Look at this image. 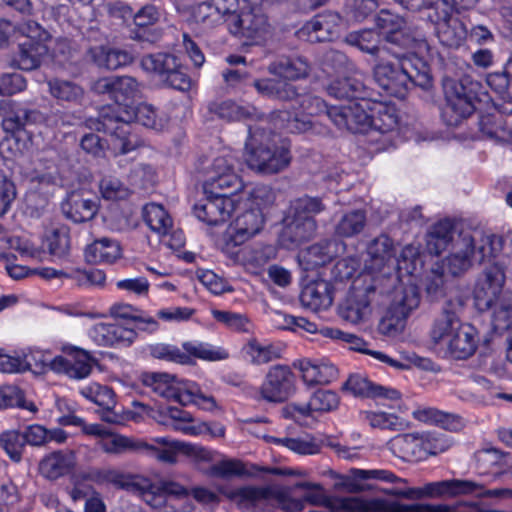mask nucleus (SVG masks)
I'll list each match as a JSON object with an SVG mask.
<instances>
[{"label":"nucleus","mask_w":512,"mask_h":512,"mask_svg":"<svg viewBox=\"0 0 512 512\" xmlns=\"http://www.w3.org/2000/svg\"><path fill=\"white\" fill-rule=\"evenodd\" d=\"M205 193L206 197L195 204L194 214L209 226H218L227 222L240 204L239 196L233 193L229 196L226 192L217 193L208 191L207 188Z\"/></svg>","instance_id":"10"},{"label":"nucleus","mask_w":512,"mask_h":512,"mask_svg":"<svg viewBox=\"0 0 512 512\" xmlns=\"http://www.w3.org/2000/svg\"><path fill=\"white\" fill-rule=\"evenodd\" d=\"M455 237L454 225L450 220H443L436 223L427 236V250L430 254L439 255L449 245L453 247Z\"/></svg>","instance_id":"42"},{"label":"nucleus","mask_w":512,"mask_h":512,"mask_svg":"<svg viewBox=\"0 0 512 512\" xmlns=\"http://www.w3.org/2000/svg\"><path fill=\"white\" fill-rule=\"evenodd\" d=\"M97 445L108 454H123L132 451H142L144 445L133 438L113 433L108 430L103 439L97 441Z\"/></svg>","instance_id":"50"},{"label":"nucleus","mask_w":512,"mask_h":512,"mask_svg":"<svg viewBox=\"0 0 512 512\" xmlns=\"http://www.w3.org/2000/svg\"><path fill=\"white\" fill-rule=\"evenodd\" d=\"M338 242L335 240H322L311 245L303 254L302 259L306 263V269H313L325 265L337 253Z\"/></svg>","instance_id":"49"},{"label":"nucleus","mask_w":512,"mask_h":512,"mask_svg":"<svg viewBox=\"0 0 512 512\" xmlns=\"http://www.w3.org/2000/svg\"><path fill=\"white\" fill-rule=\"evenodd\" d=\"M49 253L55 257L66 256L70 248L68 229L64 226L53 229L46 237Z\"/></svg>","instance_id":"60"},{"label":"nucleus","mask_w":512,"mask_h":512,"mask_svg":"<svg viewBox=\"0 0 512 512\" xmlns=\"http://www.w3.org/2000/svg\"><path fill=\"white\" fill-rule=\"evenodd\" d=\"M412 416L420 422L437 424L447 430H457L462 425V419L460 416L446 413L433 407H418L412 412Z\"/></svg>","instance_id":"44"},{"label":"nucleus","mask_w":512,"mask_h":512,"mask_svg":"<svg viewBox=\"0 0 512 512\" xmlns=\"http://www.w3.org/2000/svg\"><path fill=\"white\" fill-rule=\"evenodd\" d=\"M244 159L247 166L256 173L273 175L290 165L292 155L286 142L277 144L270 130L255 124L248 127Z\"/></svg>","instance_id":"3"},{"label":"nucleus","mask_w":512,"mask_h":512,"mask_svg":"<svg viewBox=\"0 0 512 512\" xmlns=\"http://www.w3.org/2000/svg\"><path fill=\"white\" fill-rule=\"evenodd\" d=\"M264 223L259 208H251L239 214L233 222L234 240L242 243L257 234Z\"/></svg>","instance_id":"41"},{"label":"nucleus","mask_w":512,"mask_h":512,"mask_svg":"<svg viewBox=\"0 0 512 512\" xmlns=\"http://www.w3.org/2000/svg\"><path fill=\"white\" fill-rule=\"evenodd\" d=\"M279 505L283 510L289 512L301 511L304 507L303 501L291 496V489L278 485H271L270 509Z\"/></svg>","instance_id":"59"},{"label":"nucleus","mask_w":512,"mask_h":512,"mask_svg":"<svg viewBox=\"0 0 512 512\" xmlns=\"http://www.w3.org/2000/svg\"><path fill=\"white\" fill-rule=\"evenodd\" d=\"M300 301L312 311L328 309L333 302L330 284L324 280L308 283L301 291Z\"/></svg>","instance_id":"36"},{"label":"nucleus","mask_w":512,"mask_h":512,"mask_svg":"<svg viewBox=\"0 0 512 512\" xmlns=\"http://www.w3.org/2000/svg\"><path fill=\"white\" fill-rule=\"evenodd\" d=\"M161 12L154 5H145L134 15L135 28L130 31V38L139 42L156 43L162 36V30L155 27Z\"/></svg>","instance_id":"23"},{"label":"nucleus","mask_w":512,"mask_h":512,"mask_svg":"<svg viewBox=\"0 0 512 512\" xmlns=\"http://www.w3.org/2000/svg\"><path fill=\"white\" fill-rule=\"evenodd\" d=\"M271 440L275 444L284 446L300 455H315L321 450V444L310 434H304L297 437H271Z\"/></svg>","instance_id":"51"},{"label":"nucleus","mask_w":512,"mask_h":512,"mask_svg":"<svg viewBox=\"0 0 512 512\" xmlns=\"http://www.w3.org/2000/svg\"><path fill=\"white\" fill-rule=\"evenodd\" d=\"M462 305L460 299L445 302L442 311L434 319L430 330V337L434 344H446L454 332L463 324L458 317Z\"/></svg>","instance_id":"20"},{"label":"nucleus","mask_w":512,"mask_h":512,"mask_svg":"<svg viewBox=\"0 0 512 512\" xmlns=\"http://www.w3.org/2000/svg\"><path fill=\"white\" fill-rule=\"evenodd\" d=\"M329 512H365L367 505L358 497H332L325 501Z\"/></svg>","instance_id":"64"},{"label":"nucleus","mask_w":512,"mask_h":512,"mask_svg":"<svg viewBox=\"0 0 512 512\" xmlns=\"http://www.w3.org/2000/svg\"><path fill=\"white\" fill-rule=\"evenodd\" d=\"M419 304L420 295L417 287L413 284L400 285L393 291L386 317L391 321V325L398 326Z\"/></svg>","instance_id":"21"},{"label":"nucleus","mask_w":512,"mask_h":512,"mask_svg":"<svg viewBox=\"0 0 512 512\" xmlns=\"http://www.w3.org/2000/svg\"><path fill=\"white\" fill-rule=\"evenodd\" d=\"M114 80L115 89L112 100H114L116 104L114 106L103 107L101 110H118L119 107L129 109L131 106H129L127 102L140 96L139 83L135 78L130 76H115Z\"/></svg>","instance_id":"45"},{"label":"nucleus","mask_w":512,"mask_h":512,"mask_svg":"<svg viewBox=\"0 0 512 512\" xmlns=\"http://www.w3.org/2000/svg\"><path fill=\"white\" fill-rule=\"evenodd\" d=\"M367 253L371 260L369 268L379 271L388 261L395 257L393 240L387 235H380L370 242Z\"/></svg>","instance_id":"47"},{"label":"nucleus","mask_w":512,"mask_h":512,"mask_svg":"<svg viewBox=\"0 0 512 512\" xmlns=\"http://www.w3.org/2000/svg\"><path fill=\"white\" fill-rule=\"evenodd\" d=\"M183 349L186 355H189L191 364L192 358H198L205 361H219L228 358V352L220 347H215L208 343L202 342H185Z\"/></svg>","instance_id":"53"},{"label":"nucleus","mask_w":512,"mask_h":512,"mask_svg":"<svg viewBox=\"0 0 512 512\" xmlns=\"http://www.w3.org/2000/svg\"><path fill=\"white\" fill-rule=\"evenodd\" d=\"M213 172L215 175L210 177L205 186V188L210 189L209 191L216 192L215 190L217 189H232L231 192L227 193L231 196V193L236 195L235 192L242 188V181L232 170V167L228 164V161L225 158L219 157L214 160Z\"/></svg>","instance_id":"34"},{"label":"nucleus","mask_w":512,"mask_h":512,"mask_svg":"<svg viewBox=\"0 0 512 512\" xmlns=\"http://www.w3.org/2000/svg\"><path fill=\"white\" fill-rule=\"evenodd\" d=\"M50 94L59 101L76 103L83 98L84 90L73 81L54 78L48 81Z\"/></svg>","instance_id":"52"},{"label":"nucleus","mask_w":512,"mask_h":512,"mask_svg":"<svg viewBox=\"0 0 512 512\" xmlns=\"http://www.w3.org/2000/svg\"><path fill=\"white\" fill-rule=\"evenodd\" d=\"M505 275L502 269L491 265L484 270L474 290L475 306L480 312L489 311L503 294Z\"/></svg>","instance_id":"13"},{"label":"nucleus","mask_w":512,"mask_h":512,"mask_svg":"<svg viewBox=\"0 0 512 512\" xmlns=\"http://www.w3.org/2000/svg\"><path fill=\"white\" fill-rule=\"evenodd\" d=\"M327 93L336 99H347L349 104L364 102L372 99V92L363 80L354 76H348L332 81L327 86Z\"/></svg>","instance_id":"27"},{"label":"nucleus","mask_w":512,"mask_h":512,"mask_svg":"<svg viewBox=\"0 0 512 512\" xmlns=\"http://www.w3.org/2000/svg\"><path fill=\"white\" fill-rule=\"evenodd\" d=\"M330 114L336 118L337 128L352 133H364L372 128L380 133H387L396 129L398 115L394 106L370 100L355 102L347 105L345 109H333Z\"/></svg>","instance_id":"4"},{"label":"nucleus","mask_w":512,"mask_h":512,"mask_svg":"<svg viewBox=\"0 0 512 512\" xmlns=\"http://www.w3.org/2000/svg\"><path fill=\"white\" fill-rule=\"evenodd\" d=\"M238 8V0H207L192 8L191 16L195 23L204 29L213 28L224 22Z\"/></svg>","instance_id":"16"},{"label":"nucleus","mask_w":512,"mask_h":512,"mask_svg":"<svg viewBox=\"0 0 512 512\" xmlns=\"http://www.w3.org/2000/svg\"><path fill=\"white\" fill-rule=\"evenodd\" d=\"M349 44L356 46L362 52L378 56L380 52L381 36L374 30H363L350 33L347 37Z\"/></svg>","instance_id":"57"},{"label":"nucleus","mask_w":512,"mask_h":512,"mask_svg":"<svg viewBox=\"0 0 512 512\" xmlns=\"http://www.w3.org/2000/svg\"><path fill=\"white\" fill-rule=\"evenodd\" d=\"M386 42L390 45L387 50L391 54V49L398 52L418 50L419 52L428 51L429 44L425 33L419 27H410L405 23L403 28L397 29L389 36H385Z\"/></svg>","instance_id":"25"},{"label":"nucleus","mask_w":512,"mask_h":512,"mask_svg":"<svg viewBox=\"0 0 512 512\" xmlns=\"http://www.w3.org/2000/svg\"><path fill=\"white\" fill-rule=\"evenodd\" d=\"M294 375L286 365L271 367L261 387L262 397L269 402L285 401L293 390Z\"/></svg>","instance_id":"18"},{"label":"nucleus","mask_w":512,"mask_h":512,"mask_svg":"<svg viewBox=\"0 0 512 512\" xmlns=\"http://www.w3.org/2000/svg\"><path fill=\"white\" fill-rule=\"evenodd\" d=\"M136 335L134 329L116 323H98L89 331V337L99 346H128Z\"/></svg>","instance_id":"26"},{"label":"nucleus","mask_w":512,"mask_h":512,"mask_svg":"<svg viewBox=\"0 0 512 512\" xmlns=\"http://www.w3.org/2000/svg\"><path fill=\"white\" fill-rule=\"evenodd\" d=\"M433 7L438 10L441 8L439 15L440 22L437 27V36L439 41L446 47L457 48L465 40L467 30L465 25L458 19L453 18V6L448 0H437L433 2Z\"/></svg>","instance_id":"14"},{"label":"nucleus","mask_w":512,"mask_h":512,"mask_svg":"<svg viewBox=\"0 0 512 512\" xmlns=\"http://www.w3.org/2000/svg\"><path fill=\"white\" fill-rule=\"evenodd\" d=\"M42 358L43 355H41L39 359V364H36V366H40L41 370L48 367L50 370L57 373H64L70 378L83 379L89 376L92 371V366L89 363L87 354L84 352L77 354L74 360H68L63 356H56L46 363Z\"/></svg>","instance_id":"29"},{"label":"nucleus","mask_w":512,"mask_h":512,"mask_svg":"<svg viewBox=\"0 0 512 512\" xmlns=\"http://www.w3.org/2000/svg\"><path fill=\"white\" fill-rule=\"evenodd\" d=\"M121 256L119 243L103 237L95 240L85 249V258L92 264H112Z\"/></svg>","instance_id":"39"},{"label":"nucleus","mask_w":512,"mask_h":512,"mask_svg":"<svg viewBox=\"0 0 512 512\" xmlns=\"http://www.w3.org/2000/svg\"><path fill=\"white\" fill-rule=\"evenodd\" d=\"M143 218L149 228L160 236H167L173 228L171 216L160 204H146L143 207Z\"/></svg>","instance_id":"48"},{"label":"nucleus","mask_w":512,"mask_h":512,"mask_svg":"<svg viewBox=\"0 0 512 512\" xmlns=\"http://www.w3.org/2000/svg\"><path fill=\"white\" fill-rule=\"evenodd\" d=\"M392 61H381L375 65L373 75L376 83L388 94L404 98L409 91V77L406 75L400 52L391 49Z\"/></svg>","instance_id":"11"},{"label":"nucleus","mask_w":512,"mask_h":512,"mask_svg":"<svg viewBox=\"0 0 512 512\" xmlns=\"http://www.w3.org/2000/svg\"><path fill=\"white\" fill-rule=\"evenodd\" d=\"M47 53V46L41 42L34 41L30 36L19 45L18 52L13 57L12 65L25 71L37 69Z\"/></svg>","instance_id":"37"},{"label":"nucleus","mask_w":512,"mask_h":512,"mask_svg":"<svg viewBox=\"0 0 512 512\" xmlns=\"http://www.w3.org/2000/svg\"><path fill=\"white\" fill-rule=\"evenodd\" d=\"M227 24L234 36L251 41L262 38L268 28L267 19L259 10L239 6L229 15Z\"/></svg>","instance_id":"12"},{"label":"nucleus","mask_w":512,"mask_h":512,"mask_svg":"<svg viewBox=\"0 0 512 512\" xmlns=\"http://www.w3.org/2000/svg\"><path fill=\"white\" fill-rule=\"evenodd\" d=\"M491 310L495 330L512 332V295L509 293L503 294Z\"/></svg>","instance_id":"54"},{"label":"nucleus","mask_w":512,"mask_h":512,"mask_svg":"<svg viewBox=\"0 0 512 512\" xmlns=\"http://www.w3.org/2000/svg\"><path fill=\"white\" fill-rule=\"evenodd\" d=\"M132 122L156 131L162 130L166 125V119L152 105L142 103L129 109L119 107L118 110H100L99 117L91 120L90 127L111 134L114 149L126 154L144 144L137 135L131 133Z\"/></svg>","instance_id":"2"},{"label":"nucleus","mask_w":512,"mask_h":512,"mask_svg":"<svg viewBox=\"0 0 512 512\" xmlns=\"http://www.w3.org/2000/svg\"><path fill=\"white\" fill-rule=\"evenodd\" d=\"M481 88V83L469 76H463L459 80L453 78L443 80L445 106L442 117L447 125L458 126L474 113L476 103L480 101Z\"/></svg>","instance_id":"6"},{"label":"nucleus","mask_w":512,"mask_h":512,"mask_svg":"<svg viewBox=\"0 0 512 512\" xmlns=\"http://www.w3.org/2000/svg\"><path fill=\"white\" fill-rule=\"evenodd\" d=\"M271 485L246 486L230 492V499L237 507L246 512L266 511L270 509Z\"/></svg>","instance_id":"24"},{"label":"nucleus","mask_w":512,"mask_h":512,"mask_svg":"<svg viewBox=\"0 0 512 512\" xmlns=\"http://www.w3.org/2000/svg\"><path fill=\"white\" fill-rule=\"evenodd\" d=\"M253 86L263 96L277 99L284 102L295 101L302 110V114H294L287 110H276L271 113V121L275 127L285 129L290 133H305L310 130H316V124L310 119V116L325 113L327 117L337 127L336 118L330 112L333 109H345L347 105L330 106L318 96L312 94H301L295 85L277 79L255 80Z\"/></svg>","instance_id":"1"},{"label":"nucleus","mask_w":512,"mask_h":512,"mask_svg":"<svg viewBox=\"0 0 512 512\" xmlns=\"http://www.w3.org/2000/svg\"><path fill=\"white\" fill-rule=\"evenodd\" d=\"M388 444L393 454L404 461L418 462L426 459L419 432L399 434Z\"/></svg>","instance_id":"32"},{"label":"nucleus","mask_w":512,"mask_h":512,"mask_svg":"<svg viewBox=\"0 0 512 512\" xmlns=\"http://www.w3.org/2000/svg\"><path fill=\"white\" fill-rule=\"evenodd\" d=\"M309 71L310 65L302 57L281 56L268 66L270 74L289 80L304 78L308 76Z\"/></svg>","instance_id":"40"},{"label":"nucleus","mask_w":512,"mask_h":512,"mask_svg":"<svg viewBox=\"0 0 512 512\" xmlns=\"http://www.w3.org/2000/svg\"><path fill=\"white\" fill-rule=\"evenodd\" d=\"M475 235L470 231H461L453 242L449 256L443 261V269L453 276L466 272L474 259Z\"/></svg>","instance_id":"15"},{"label":"nucleus","mask_w":512,"mask_h":512,"mask_svg":"<svg viewBox=\"0 0 512 512\" xmlns=\"http://www.w3.org/2000/svg\"><path fill=\"white\" fill-rule=\"evenodd\" d=\"M448 352L455 359H466L474 354L477 348L476 332L474 327L462 324L446 343Z\"/></svg>","instance_id":"38"},{"label":"nucleus","mask_w":512,"mask_h":512,"mask_svg":"<svg viewBox=\"0 0 512 512\" xmlns=\"http://www.w3.org/2000/svg\"><path fill=\"white\" fill-rule=\"evenodd\" d=\"M325 209L320 197L304 195L291 201L283 219V240L299 245L312 239L317 230L315 216Z\"/></svg>","instance_id":"5"},{"label":"nucleus","mask_w":512,"mask_h":512,"mask_svg":"<svg viewBox=\"0 0 512 512\" xmlns=\"http://www.w3.org/2000/svg\"><path fill=\"white\" fill-rule=\"evenodd\" d=\"M81 394L102 408L101 419L108 423L120 421L119 412L115 410V394L108 386L92 383L81 390Z\"/></svg>","instance_id":"30"},{"label":"nucleus","mask_w":512,"mask_h":512,"mask_svg":"<svg viewBox=\"0 0 512 512\" xmlns=\"http://www.w3.org/2000/svg\"><path fill=\"white\" fill-rule=\"evenodd\" d=\"M341 20V16L338 13L326 11L315 16L314 19L306 25V29L309 32H314L317 40H330L338 33Z\"/></svg>","instance_id":"46"},{"label":"nucleus","mask_w":512,"mask_h":512,"mask_svg":"<svg viewBox=\"0 0 512 512\" xmlns=\"http://www.w3.org/2000/svg\"><path fill=\"white\" fill-rule=\"evenodd\" d=\"M476 481L463 479H450L430 482L422 487H394L387 489L388 495L401 497L409 500H420L423 498H443L468 495L469 492L479 488Z\"/></svg>","instance_id":"8"},{"label":"nucleus","mask_w":512,"mask_h":512,"mask_svg":"<svg viewBox=\"0 0 512 512\" xmlns=\"http://www.w3.org/2000/svg\"><path fill=\"white\" fill-rule=\"evenodd\" d=\"M19 407L35 414L38 408L33 402L25 400L24 392L16 385H3L0 387V409Z\"/></svg>","instance_id":"55"},{"label":"nucleus","mask_w":512,"mask_h":512,"mask_svg":"<svg viewBox=\"0 0 512 512\" xmlns=\"http://www.w3.org/2000/svg\"><path fill=\"white\" fill-rule=\"evenodd\" d=\"M475 237L474 259L483 262L486 259L495 257L500 251V241L494 235H479Z\"/></svg>","instance_id":"62"},{"label":"nucleus","mask_w":512,"mask_h":512,"mask_svg":"<svg viewBox=\"0 0 512 512\" xmlns=\"http://www.w3.org/2000/svg\"><path fill=\"white\" fill-rule=\"evenodd\" d=\"M374 291L372 286H352L339 305V316L352 324L363 321L370 313V295Z\"/></svg>","instance_id":"17"},{"label":"nucleus","mask_w":512,"mask_h":512,"mask_svg":"<svg viewBox=\"0 0 512 512\" xmlns=\"http://www.w3.org/2000/svg\"><path fill=\"white\" fill-rule=\"evenodd\" d=\"M99 188L101 195L107 200H123L131 194L128 186L112 176L104 177L100 181Z\"/></svg>","instance_id":"63"},{"label":"nucleus","mask_w":512,"mask_h":512,"mask_svg":"<svg viewBox=\"0 0 512 512\" xmlns=\"http://www.w3.org/2000/svg\"><path fill=\"white\" fill-rule=\"evenodd\" d=\"M0 444L11 460L15 462L21 460L26 444L23 433L21 434L15 430L3 432L0 435Z\"/></svg>","instance_id":"61"},{"label":"nucleus","mask_w":512,"mask_h":512,"mask_svg":"<svg viewBox=\"0 0 512 512\" xmlns=\"http://www.w3.org/2000/svg\"><path fill=\"white\" fill-rule=\"evenodd\" d=\"M341 390L355 397L399 400L401 394L398 390L371 382L360 374L351 375L342 385Z\"/></svg>","instance_id":"22"},{"label":"nucleus","mask_w":512,"mask_h":512,"mask_svg":"<svg viewBox=\"0 0 512 512\" xmlns=\"http://www.w3.org/2000/svg\"><path fill=\"white\" fill-rule=\"evenodd\" d=\"M294 367L300 370L304 383L309 386L327 385L338 377L336 366L325 361L302 359L295 363Z\"/></svg>","instance_id":"31"},{"label":"nucleus","mask_w":512,"mask_h":512,"mask_svg":"<svg viewBox=\"0 0 512 512\" xmlns=\"http://www.w3.org/2000/svg\"><path fill=\"white\" fill-rule=\"evenodd\" d=\"M77 453L72 449H59L46 454L39 462L38 470L42 477L55 481L75 471Z\"/></svg>","instance_id":"19"},{"label":"nucleus","mask_w":512,"mask_h":512,"mask_svg":"<svg viewBox=\"0 0 512 512\" xmlns=\"http://www.w3.org/2000/svg\"><path fill=\"white\" fill-rule=\"evenodd\" d=\"M87 479L97 484H112L116 488L138 494L153 507H158L163 503L162 495L157 494L158 487L149 479L141 476L125 474L118 469L107 467L91 470Z\"/></svg>","instance_id":"7"},{"label":"nucleus","mask_w":512,"mask_h":512,"mask_svg":"<svg viewBox=\"0 0 512 512\" xmlns=\"http://www.w3.org/2000/svg\"><path fill=\"white\" fill-rule=\"evenodd\" d=\"M366 225V214L363 210H353L342 216L336 225V234L341 237H352L361 233Z\"/></svg>","instance_id":"56"},{"label":"nucleus","mask_w":512,"mask_h":512,"mask_svg":"<svg viewBox=\"0 0 512 512\" xmlns=\"http://www.w3.org/2000/svg\"><path fill=\"white\" fill-rule=\"evenodd\" d=\"M141 67L157 75L167 86L186 91L191 87V81L178 58L169 53L148 54L142 57Z\"/></svg>","instance_id":"9"},{"label":"nucleus","mask_w":512,"mask_h":512,"mask_svg":"<svg viewBox=\"0 0 512 512\" xmlns=\"http://www.w3.org/2000/svg\"><path fill=\"white\" fill-rule=\"evenodd\" d=\"M0 114L2 127L8 133L21 131L27 124L35 123L40 118L38 111L27 109L11 100L1 102Z\"/></svg>","instance_id":"28"},{"label":"nucleus","mask_w":512,"mask_h":512,"mask_svg":"<svg viewBox=\"0 0 512 512\" xmlns=\"http://www.w3.org/2000/svg\"><path fill=\"white\" fill-rule=\"evenodd\" d=\"M244 351L254 364H266L280 357V350L271 345H263L256 339L250 340L244 347Z\"/></svg>","instance_id":"58"},{"label":"nucleus","mask_w":512,"mask_h":512,"mask_svg":"<svg viewBox=\"0 0 512 512\" xmlns=\"http://www.w3.org/2000/svg\"><path fill=\"white\" fill-rule=\"evenodd\" d=\"M208 111L228 122L241 120L258 121L263 118V114L256 107L251 105L241 106L232 100L211 102L208 105Z\"/></svg>","instance_id":"33"},{"label":"nucleus","mask_w":512,"mask_h":512,"mask_svg":"<svg viewBox=\"0 0 512 512\" xmlns=\"http://www.w3.org/2000/svg\"><path fill=\"white\" fill-rule=\"evenodd\" d=\"M61 210L67 219L75 223L91 220L97 213V204L81 193L72 192L61 204Z\"/></svg>","instance_id":"35"},{"label":"nucleus","mask_w":512,"mask_h":512,"mask_svg":"<svg viewBox=\"0 0 512 512\" xmlns=\"http://www.w3.org/2000/svg\"><path fill=\"white\" fill-rule=\"evenodd\" d=\"M406 75L409 77V89L412 86H419L428 89L432 84V77L428 65L421 59L400 52Z\"/></svg>","instance_id":"43"}]
</instances>
